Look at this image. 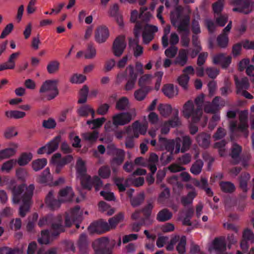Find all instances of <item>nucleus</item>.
Returning <instances> with one entry per match:
<instances>
[{
    "instance_id": "nucleus-1",
    "label": "nucleus",
    "mask_w": 254,
    "mask_h": 254,
    "mask_svg": "<svg viewBox=\"0 0 254 254\" xmlns=\"http://www.w3.org/2000/svg\"><path fill=\"white\" fill-rule=\"evenodd\" d=\"M63 217L59 215L56 217L52 214L48 215L40 219L38 225L40 227L45 225H51V229L42 231L41 236L38 239V242L41 244H48L51 243L54 238L58 236L60 233L64 231L62 225Z\"/></svg>"
},
{
    "instance_id": "nucleus-2",
    "label": "nucleus",
    "mask_w": 254,
    "mask_h": 254,
    "mask_svg": "<svg viewBox=\"0 0 254 254\" xmlns=\"http://www.w3.org/2000/svg\"><path fill=\"white\" fill-rule=\"evenodd\" d=\"M34 189L33 184L27 187L25 184H22L15 186L12 190V203L16 204L21 202L19 207V215L21 217H24L30 210Z\"/></svg>"
},
{
    "instance_id": "nucleus-3",
    "label": "nucleus",
    "mask_w": 254,
    "mask_h": 254,
    "mask_svg": "<svg viewBox=\"0 0 254 254\" xmlns=\"http://www.w3.org/2000/svg\"><path fill=\"white\" fill-rule=\"evenodd\" d=\"M130 20L132 22L135 23L134 29L135 38L133 40L129 39V46L133 48L134 56L137 57L142 52V48L138 45V39L143 36V8L140 7L139 12L136 10H132Z\"/></svg>"
},
{
    "instance_id": "nucleus-4",
    "label": "nucleus",
    "mask_w": 254,
    "mask_h": 254,
    "mask_svg": "<svg viewBox=\"0 0 254 254\" xmlns=\"http://www.w3.org/2000/svg\"><path fill=\"white\" fill-rule=\"evenodd\" d=\"M76 177L81 182L84 188L91 190L94 186L96 191L99 190L102 186V181L97 176L91 177L86 174L85 163L81 158H78L76 165Z\"/></svg>"
},
{
    "instance_id": "nucleus-5",
    "label": "nucleus",
    "mask_w": 254,
    "mask_h": 254,
    "mask_svg": "<svg viewBox=\"0 0 254 254\" xmlns=\"http://www.w3.org/2000/svg\"><path fill=\"white\" fill-rule=\"evenodd\" d=\"M181 141L180 137H177L175 140L168 139L165 137L159 136L157 148L160 150H166L169 154L163 153L160 160L163 163L168 164L173 158L174 154H178L180 151Z\"/></svg>"
},
{
    "instance_id": "nucleus-6",
    "label": "nucleus",
    "mask_w": 254,
    "mask_h": 254,
    "mask_svg": "<svg viewBox=\"0 0 254 254\" xmlns=\"http://www.w3.org/2000/svg\"><path fill=\"white\" fill-rule=\"evenodd\" d=\"M73 196L74 193L72 188L66 187L60 190L58 199H55L53 191H50L46 197L45 203L49 208L55 210L60 207L61 203L71 201Z\"/></svg>"
},
{
    "instance_id": "nucleus-7",
    "label": "nucleus",
    "mask_w": 254,
    "mask_h": 254,
    "mask_svg": "<svg viewBox=\"0 0 254 254\" xmlns=\"http://www.w3.org/2000/svg\"><path fill=\"white\" fill-rule=\"evenodd\" d=\"M204 101V95L201 94L197 96L194 100L196 108H194L192 101L189 100L184 105L183 114L185 117L187 119L192 117V122L197 123L202 114V105Z\"/></svg>"
},
{
    "instance_id": "nucleus-8",
    "label": "nucleus",
    "mask_w": 254,
    "mask_h": 254,
    "mask_svg": "<svg viewBox=\"0 0 254 254\" xmlns=\"http://www.w3.org/2000/svg\"><path fill=\"white\" fill-rule=\"evenodd\" d=\"M127 69H128L129 71V79L125 86L126 89L127 90L132 89L134 86L137 77L139 78L138 84L140 87H141L143 79V66L142 64L140 63H137L134 68L132 65H129L127 66Z\"/></svg>"
},
{
    "instance_id": "nucleus-9",
    "label": "nucleus",
    "mask_w": 254,
    "mask_h": 254,
    "mask_svg": "<svg viewBox=\"0 0 254 254\" xmlns=\"http://www.w3.org/2000/svg\"><path fill=\"white\" fill-rule=\"evenodd\" d=\"M58 83V79L47 80L42 84L39 91L45 94L47 100L53 99L59 93L57 87Z\"/></svg>"
},
{
    "instance_id": "nucleus-10",
    "label": "nucleus",
    "mask_w": 254,
    "mask_h": 254,
    "mask_svg": "<svg viewBox=\"0 0 254 254\" xmlns=\"http://www.w3.org/2000/svg\"><path fill=\"white\" fill-rule=\"evenodd\" d=\"M182 15L180 12H178L176 15L171 17V23L173 26L177 28L179 33L184 32L189 34L190 18L189 15H185L181 19Z\"/></svg>"
},
{
    "instance_id": "nucleus-11",
    "label": "nucleus",
    "mask_w": 254,
    "mask_h": 254,
    "mask_svg": "<svg viewBox=\"0 0 254 254\" xmlns=\"http://www.w3.org/2000/svg\"><path fill=\"white\" fill-rule=\"evenodd\" d=\"M83 211L80 208L77 206L71 209L66 213L65 224L66 226L69 227L72 224H75L76 228H79V223L82 220Z\"/></svg>"
},
{
    "instance_id": "nucleus-12",
    "label": "nucleus",
    "mask_w": 254,
    "mask_h": 254,
    "mask_svg": "<svg viewBox=\"0 0 254 254\" xmlns=\"http://www.w3.org/2000/svg\"><path fill=\"white\" fill-rule=\"evenodd\" d=\"M73 158L71 155L62 157L59 153L54 154L52 157L51 163L56 166L55 172L59 174L62 169L66 164L72 161Z\"/></svg>"
},
{
    "instance_id": "nucleus-13",
    "label": "nucleus",
    "mask_w": 254,
    "mask_h": 254,
    "mask_svg": "<svg viewBox=\"0 0 254 254\" xmlns=\"http://www.w3.org/2000/svg\"><path fill=\"white\" fill-rule=\"evenodd\" d=\"M143 158L141 157L136 158L133 163L127 162L123 166L124 170L127 172H131L133 170L132 176H141L143 175Z\"/></svg>"
},
{
    "instance_id": "nucleus-14",
    "label": "nucleus",
    "mask_w": 254,
    "mask_h": 254,
    "mask_svg": "<svg viewBox=\"0 0 254 254\" xmlns=\"http://www.w3.org/2000/svg\"><path fill=\"white\" fill-rule=\"evenodd\" d=\"M135 116L134 110L116 114L112 117L113 124L115 126L125 125L129 123Z\"/></svg>"
},
{
    "instance_id": "nucleus-15",
    "label": "nucleus",
    "mask_w": 254,
    "mask_h": 254,
    "mask_svg": "<svg viewBox=\"0 0 254 254\" xmlns=\"http://www.w3.org/2000/svg\"><path fill=\"white\" fill-rule=\"evenodd\" d=\"M110 37V31L107 26L104 25L98 26L94 34L95 41L98 44L106 42Z\"/></svg>"
},
{
    "instance_id": "nucleus-16",
    "label": "nucleus",
    "mask_w": 254,
    "mask_h": 254,
    "mask_svg": "<svg viewBox=\"0 0 254 254\" xmlns=\"http://www.w3.org/2000/svg\"><path fill=\"white\" fill-rule=\"evenodd\" d=\"M254 242V234L249 229H244L242 234V238L240 243V247L243 251L247 252L249 248V243Z\"/></svg>"
},
{
    "instance_id": "nucleus-17",
    "label": "nucleus",
    "mask_w": 254,
    "mask_h": 254,
    "mask_svg": "<svg viewBox=\"0 0 254 254\" xmlns=\"http://www.w3.org/2000/svg\"><path fill=\"white\" fill-rule=\"evenodd\" d=\"M126 46V37L124 35H120L117 37L113 45L114 55L116 57H120L123 54Z\"/></svg>"
},
{
    "instance_id": "nucleus-18",
    "label": "nucleus",
    "mask_w": 254,
    "mask_h": 254,
    "mask_svg": "<svg viewBox=\"0 0 254 254\" xmlns=\"http://www.w3.org/2000/svg\"><path fill=\"white\" fill-rule=\"evenodd\" d=\"M158 30L156 26L144 24V44L150 43L154 38L155 33Z\"/></svg>"
},
{
    "instance_id": "nucleus-19",
    "label": "nucleus",
    "mask_w": 254,
    "mask_h": 254,
    "mask_svg": "<svg viewBox=\"0 0 254 254\" xmlns=\"http://www.w3.org/2000/svg\"><path fill=\"white\" fill-rule=\"evenodd\" d=\"M108 244L109 239L107 237H102L96 240L92 244L95 254H103Z\"/></svg>"
},
{
    "instance_id": "nucleus-20",
    "label": "nucleus",
    "mask_w": 254,
    "mask_h": 254,
    "mask_svg": "<svg viewBox=\"0 0 254 254\" xmlns=\"http://www.w3.org/2000/svg\"><path fill=\"white\" fill-rule=\"evenodd\" d=\"M9 147L0 150V161L9 158L14 156L18 147V144L15 142H11Z\"/></svg>"
},
{
    "instance_id": "nucleus-21",
    "label": "nucleus",
    "mask_w": 254,
    "mask_h": 254,
    "mask_svg": "<svg viewBox=\"0 0 254 254\" xmlns=\"http://www.w3.org/2000/svg\"><path fill=\"white\" fill-rule=\"evenodd\" d=\"M234 4L237 7L233 9L234 11H238L245 14L250 13L249 7L251 2L249 0H235Z\"/></svg>"
},
{
    "instance_id": "nucleus-22",
    "label": "nucleus",
    "mask_w": 254,
    "mask_h": 254,
    "mask_svg": "<svg viewBox=\"0 0 254 254\" xmlns=\"http://www.w3.org/2000/svg\"><path fill=\"white\" fill-rule=\"evenodd\" d=\"M142 125L139 122L135 121L131 127L129 126L126 128V132L128 135L137 138L139 134L142 133Z\"/></svg>"
},
{
    "instance_id": "nucleus-23",
    "label": "nucleus",
    "mask_w": 254,
    "mask_h": 254,
    "mask_svg": "<svg viewBox=\"0 0 254 254\" xmlns=\"http://www.w3.org/2000/svg\"><path fill=\"white\" fill-rule=\"evenodd\" d=\"M189 50L182 49L179 51L178 56L176 58L174 64L181 66H185L188 61V52Z\"/></svg>"
},
{
    "instance_id": "nucleus-24",
    "label": "nucleus",
    "mask_w": 254,
    "mask_h": 254,
    "mask_svg": "<svg viewBox=\"0 0 254 254\" xmlns=\"http://www.w3.org/2000/svg\"><path fill=\"white\" fill-rule=\"evenodd\" d=\"M235 83L237 89V94L240 93L243 89H248L250 86L249 80L247 77H244L241 80L237 76L234 77Z\"/></svg>"
},
{
    "instance_id": "nucleus-25",
    "label": "nucleus",
    "mask_w": 254,
    "mask_h": 254,
    "mask_svg": "<svg viewBox=\"0 0 254 254\" xmlns=\"http://www.w3.org/2000/svg\"><path fill=\"white\" fill-rule=\"evenodd\" d=\"M213 249L217 252V254L225 253L226 241L224 238H216L212 243Z\"/></svg>"
},
{
    "instance_id": "nucleus-26",
    "label": "nucleus",
    "mask_w": 254,
    "mask_h": 254,
    "mask_svg": "<svg viewBox=\"0 0 254 254\" xmlns=\"http://www.w3.org/2000/svg\"><path fill=\"white\" fill-rule=\"evenodd\" d=\"M210 135L209 134L202 132L198 134L196 140L199 145L204 148H206L210 145Z\"/></svg>"
},
{
    "instance_id": "nucleus-27",
    "label": "nucleus",
    "mask_w": 254,
    "mask_h": 254,
    "mask_svg": "<svg viewBox=\"0 0 254 254\" xmlns=\"http://www.w3.org/2000/svg\"><path fill=\"white\" fill-rule=\"evenodd\" d=\"M53 179V176L50 173V169L47 168L39 177L38 182L41 184H46L51 186L52 184Z\"/></svg>"
},
{
    "instance_id": "nucleus-28",
    "label": "nucleus",
    "mask_w": 254,
    "mask_h": 254,
    "mask_svg": "<svg viewBox=\"0 0 254 254\" xmlns=\"http://www.w3.org/2000/svg\"><path fill=\"white\" fill-rule=\"evenodd\" d=\"M158 161V156L154 153H151L147 161V165L152 174H154L157 170V165Z\"/></svg>"
},
{
    "instance_id": "nucleus-29",
    "label": "nucleus",
    "mask_w": 254,
    "mask_h": 254,
    "mask_svg": "<svg viewBox=\"0 0 254 254\" xmlns=\"http://www.w3.org/2000/svg\"><path fill=\"white\" fill-rule=\"evenodd\" d=\"M60 141L61 137L60 136H57L53 139L51 141L48 142L46 145L47 154H50L56 151L58 148Z\"/></svg>"
},
{
    "instance_id": "nucleus-30",
    "label": "nucleus",
    "mask_w": 254,
    "mask_h": 254,
    "mask_svg": "<svg viewBox=\"0 0 254 254\" xmlns=\"http://www.w3.org/2000/svg\"><path fill=\"white\" fill-rule=\"evenodd\" d=\"M221 190L225 193H231L235 190V186L231 182L222 181L219 183Z\"/></svg>"
},
{
    "instance_id": "nucleus-31",
    "label": "nucleus",
    "mask_w": 254,
    "mask_h": 254,
    "mask_svg": "<svg viewBox=\"0 0 254 254\" xmlns=\"http://www.w3.org/2000/svg\"><path fill=\"white\" fill-rule=\"evenodd\" d=\"M172 217V213L168 209L164 208L160 210L157 215V220L159 222H165Z\"/></svg>"
},
{
    "instance_id": "nucleus-32",
    "label": "nucleus",
    "mask_w": 254,
    "mask_h": 254,
    "mask_svg": "<svg viewBox=\"0 0 254 254\" xmlns=\"http://www.w3.org/2000/svg\"><path fill=\"white\" fill-rule=\"evenodd\" d=\"M32 158L33 154L31 153L24 152L20 155L16 162L19 166H25L32 160Z\"/></svg>"
},
{
    "instance_id": "nucleus-33",
    "label": "nucleus",
    "mask_w": 254,
    "mask_h": 254,
    "mask_svg": "<svg viewBox=\"0 0 254 254\" xmlns=\"http://www.w3.org/2000/svg\"><path fill=\"white\" fill-rule=\"evenodd\" d=\"M161 188H164V190L159 194L158 201L159 203H163L166 200L168 199L170 196V189L166 187L164 184H162L160 185Z\"/></svg>"
},
{
    "instance_id": "nucleus-34",
    "label": "nucleus",
    "mask_w": 254,
    "mask_h": 254,
    "mask_svg": "<svg viewBox=\"0 0 254 254\" xmlns=\"http://www.w3.org/2000/svg\"><path fill=\"white\" fill-rule=\"evenodd\" d=\"M181 141L180 151L182 153L188 150L191 144V140L189 136H184L182 139L180 138Z\"/></svg>"
},
{
    "instance_id": "nucleus-35",
    "label": "nucleus",
    "mask_w": 254,
    "mask_h": 254,
    "mask_svg": "<svg viewBox=\"0 0 254 254\" xmlns=\"http://www.w3.org/2000/svg\"><path fill=\"white\" fill-rule=\"evenodd\" d=\"M78 245L80 252L82 254H85L87 253L88 249L87 244V237L85 234H82L80 235Z\"/></svg>"
},
{
    "instance_id": "nucleus-36",
    "label": "nucleus",
    "mask_w": 254,
    "mask_h": 254,
    "mask_svg": "<svg viewBox=\"0 0 254 254\" xmlns=\"http://www.w3.org/2000/svg\"><path fill=\"white\" fill-rule=\"evenodd\" d=\"M196 196V193L194 190L189 191L186 196H183L181 200L182 204L186 206L188 204H191L193 199Z\"/></svg>"
},
{
    "instance_id": "nucleus-37",
    "label": "nucleus",
    "mask_w": 254,
    "mask_h": 254,
    "mask_svg": "<svg viewBox=\"0 0 254 254\" xmlns=\"http://www.w3.org/2000/svg\"><path fill=\"white\" fill-rule=\"evenodd\" d=\"M242 150V147L237 143H234L232 147L230 155L232 158L236 161V163L239 162L240 160L238 159L239 158Z\"/></svg>"
},
{
    "instance_id": "nucleus-38",
    "label": "nucleus",
    "mask_w": 254,
    "mask_h": 254,
    "mask_svg": "<svg viewBox=\"0 0 254 254\" xmlns=\"http://www.w3.org/2000/svg\"><path fill=\"white\" fill-rule=\"evenodd\" d=\"M47 164L46 158H41L35 160L32 162V167L35 171H38L44 168Z\"/></svg>"
},
{
    "instance_id": "nucleus-39",
    "label": "nucleus",
    "mask_w": 254,
    "mask_h": 254,
    "mask_svg": "<svg viewBox=\"0 0 254 254\" xmlns=\"http://www.w3.org/2000/svg\"><path fill=\"white\" fill-rule=\"evenodd\" d=\"M78 114L81 117H87L91 114L93 118L95 116L94 110L89 106H84L79 108L78 109Z\"/></svg>"
},
{
    "instance_id": "nucleus-40",
    "label": "nucleus",
    "mask_w": 254,
    "mask_h": 254,
    "mask_svg": "<svg viewBox=\"0 0 254 254\" xmlns=\"http://www.w3.org/2000/svg\"><path fill=\"white\" fill-rule=\"evenodd\" d=\"M203 166V162L202 160L198 159L196 160L191 166L190 171L195 175L199 174L202 170Z\"/></svg>"
},
{
    "instance_id": "nucleus-41",
    "label": "nucleus",
    "mask_w": 254,
    "mask_h": 254,
    "mask_svg": "<svg viewBox=\"0 0 254 254\" xmlns=\"http://www.w3.org/2000/svg\"><path fill=\"white\" fill-rule=\"evenodd\" d=\"M16 163V160L10 159L2 164L0 170L2 172L8 173L13 169Z\"/></svg>"
},
{
    "instance_id": "nucleus-42",
    "label": "nucleus",
    "mask_w": 254,
    "mask_h": 254,
    "mask_svg": "<svg viewBox=\"0 0 254 254\" xmlns=\"http://www.w3.org/2000/svg\"><path fill=\"white\" fill-rule=\"evenodd\" d=\"M99 135V132L94 130L92 132H85L82 134V136L83 139L86 141H88L90 143H93L95 142L97 140Z\"/></svg>"
},
{
    "instance_id": "nucleus-43",
    "label": "nucleus",
    "mask_w": 254,
    "mask_h": 254,
    "mask_svg": "<svg viewBox=\"0 0 254 254\" xmlns=\"http://www.w3.org/2000/svg\"><path fill=\"white\" fill-rule=\"evenodd\" d=\"M162 91L164 94L169 98H173L175 95V89L174 85L167 84L163 86Z\"/></svg>"
},
{
    "instance_id": "nucleus-44",
    "label": "nucleus",
    "mask_w": 254,
    "mask_h": 254,
    "mask_svg": "<svg viewBox=\"0 0 254 254\" xmlns=\"http://www.w3.org/2000/svg\"><path fill=\"white\" fill-rule=\"evenodd\" d=\"M5 116L7 118L9 119H21L25 116V113L17 110L7 111L5 112Z\"/></svg>"
},
{
    "instance_id": "nucleus-45",
    "label": "nucleus",
    "mask_w": 254,
    "mask_h": 254,
    "mask_svg": "<svg viewBox=\"0 0 254 254\" xmlns=\"http://www.w3.org/2000/svg\"><path fill=\"white\" fill-rule=\"evenodd\" d=\"M166 124H168L170 127H175L180 126L181 123L179 118V111L176 110L173 117L171 119L169 120L166 122Z\"/></svg>"
},
{
    "instance_id": "nucleus-46",
    "label": "nucleus",
    "mask_w": 254,
    "mask_h": 254,
    "mask_svg": "<svg viewBox=\"0 0 254 254\" xmlns=\"http://www.w3.org/2000/svg\"><path fill=\"white\" fill-rule=\"evenodd\" d=\"M158 108L160 114L165 117H168L172 111L171 106L169 104H160Z\"/></svg>"
},
{
    "instance_id": "nucleus-47",
    "label": "nucleus",
    "mask_w": 254,
    "mask_h": 254,
    "mask_svg": "<svg viewBox=\"0 0 254 254\" xmlns=\"http://www.w3.org/2000/svg\"><path fill=\"white\" fill-rule=\"evenodd\" d=\"M60 68V63L56 60L50 62L47 66V69L50 74H54L58 71Z\"/></svg>"
},
{
    "instance_id": "nucleus-48",
    "label": "nucleus",
    "mask_w": 254,
    "mask_h": 254,
    "mask_svg": "<svg viewBox=\"0 0 254 254\" xmlns=\"http://www.w3.org/2000/svg\"><path fill=\"white\" fill-rule=\"evenodd\" d=\"M96 55V50L93 45H88L86 51L84 52V57L87 59L94 58Z\"/></svg>"
},
{
    "instance_id": "nucleus-49",
    "label": "nucleus",
    "mask_w": 254,
    "mask_h": 254,
    "mask_svg": "<svg viewBox=\"0 0 254 254\" xmlns=\"http://www.w3.org/2000/svg\"><path fill=\"white\" fill-rule=\"evenodd\" d=\"M105 121L106 119L104 117H102L93 120H88L87 121V124L90 126L92 125V126H90V127L92 129H94L101 127Z\"/></svg>"
},
{
    "instance_id": "nucleus-50",
    "label": "nucleus",
    "mask_w": 254,
    "mask_h": 254,
    "mask_svg": "<svg viewBox=\"0 0 254 254\" xmlns=\"http://www.w3.org/2000/svg\"><path fill=\"white\" fill-rule=\"evenodd\" d=\"M218 45L222 48H226L228 44L229 38L227 34L221 33L217 38Z\"/></svg>"
},
{
    "instance_id": "nucleus-51",
    "label": "nucleus",
    "mask_w": 254,
    "mask_h": 254,
    "mask_svg": "<svg viewBox=\"0 0 254 254\" xmlns=\"http://www.w3.org/2000/svg\"><path fill=\"white\" fill-rule=\"evenodd\" d=\"M124 214L122 213H120L114 217L110 218L109 220V222L111 225L112 229L115 228L120 222L124 220Z\"/></svg>"
},
{
    "instance_id": "nucleus-52",
    "label": "nucleus",
    "mask_w": 254,
    "mask_h": 254,
    "mask_svg": "<svg viewBox=\"0 0 254 254\" xmlns=\"http://www.w3.org/2000/svg\"><path fill=\"white\" fill-rule=\"evenodd\" d=\"M88 231L90 234H101L102 229L100 222H95L91 224L88 228Z\"/></svg>"
},
{
    "instance_id": "nucleus-53",
    "label": "nucleus",
    "mask_w": 254,
    "mask_h": 254,
    "mask_svg": "<svg viewBox=\"0 0 254 254\" xmlns=\"http://www.w3.org/2000/svg\"><path fill=\"white\" fill-rule=\"evenodd\" d=\"M190 79V78L188 75L183 74L178 78V82L184 89L186 90L188 89V84Z\"/></svg>"
},
{
    "instance_id": "nucleus-54",
    "label": "nucleus",
    "mask_w": 254,
    "mask_h": 254,
    "mask_svg": "<svg viewBox=\"0 0 254 254\" xmlns=\"http://www.w3.org/2000/svg\"><path fill=\"white\" fill-rule=\"evenodd\" d=\"M116 155V157H114L112 162L111 164L112 166L114 165H121L124 160L125 157V152L124 150H122L121 151H119V152Z\"/></svg>"
},
{
    "instance_id": "nucleus-55",
    "label": "nucleus",
    "mask_w": 254,
    "mask_h": 254,
    "mask_svg": "<svg viewBox=\"0 0 254 254\" xmlns=\"http://www.w3.org/2000/svg\"><path fill=\"white\" fill-rule=\"evenodd\" d=\"M128 99L127 97H123L117 101L116 108L120 110H124L128 107Z\"/></svg>"
},
{
    "instance_id": "nucleus-56",
    "label": "nucleus",
    "mask_w": 254,
    "mask_h": 254,
    "mask_svg": "<svg viewBox=\"0 0 254 254\" xmlns=\"http://www.w3.org/2000/svg\"><path fill=\"white\" fill-rule=\"evenodd\" d=\"M98 174L103 179L109 178L111 174L110 167L108 166H102L99 169Z\"/></svg>"
},
{
    "instance_id": "nucleus-57",
    "label": "nucleus",
    "mask_w": 254,
    "mask_h": 254,
    "mask_svg": "<svg viewBox=\"0 0 254 254\" xmlns=\"http://www.w3.org/2000/svg\"><path fill=\"white\" fill-rule=\"evenodd\" d=\"M86 79L85 75L81 74H74L72 75L70 79V81L72 83L80 84L83 83Z\"/></svg>"
},
{
    "instance_id": "nucleus-58",
    "label": "nucleus",
    "mask_w": 254,
    "mask_h": 254,
    "mask_svg": "<svg viewBox=\"0 0 254 254\" xmlns=\"http://www.w3.org/2000/svg\"><path fill=\"white\" fill-rule=\"evenodd\" d=\"M186 238L185 236H183L176 247V250L180 254H183L186 252Z\"/></svg>"
},
{
    "instance_id": "nucleus-59",
    "label": "nucleus",
    "mask_w": 254,
    "mask_h": 254,
    "mask_svg": "<svg viewBox=\"0 0 254 254\" xmlns=\"http://www.w3.org/2000/svg\"><path fill=\"white\" fill-rule=\"evenodd\" d=\"M153 208V202L151 200L148 201L147 205L144 207V222L145 219H148L150 217Z\"/></svg>"
},
{
    "instance_id": "nucleus-60",
    "label": "nucleus",
    "mask_w": 254,
    "mask_h": 254,
    "mask_svg": "<svg viewBox=\"0 0 254 254\" xmlns=\"http://www.w3.org/2000/svg\"><path fill=\"white\" fill-rule=\"evenodd\" d=\"M115 183L120 191H124L126 190L127 186V181L126 180L122 178H116L115 179Z\"/></svg>"
},
{
    "instance_id": "nucleus-61",
    "label": "nucleus",
    "mask_w": 254,
    "mask_h": 254,
    "mask_svg": "<svg viewBox=\"0 0 254 254\" xmlns=\"http://www.w3.org/2000/svg\"><path fill=\"white\" fill-rule=\"evenodd\" d=\"M226 135V130L221 127L217 128L216 132L213 135L215 141L222 139Z\"/></svg>"
},
{
    "instance_id": "nucleus-62",
    "label": "nucleus",
    "mask_w": 254,
    "mask_h": 254,
    "mask_svg": "<svg viewBox=\"0 0 254 254\" xmlns=\"http://www.w3.org/2000/svg\"><path fill=\"white\" fill-rule=\"evenodd\" d=\"M205 72L209 77L214 79L219 73V70L215 67H207L206 68Z\"/></svg>"
},
{
    "instance_id": "nucleus-63",
    "label": "nucleus",
    "mask_w": 254,
    "mask_h": 254,
    "mask_svg": "<svg viewBox=\"0 0 254 254\" xmlns=\"http://www.w3.org/2000/svg\"><path fill=\"white\" fill-rule=\"evenodd\" d=\"M17 134L18 132L14 127H10L5 129L4 132V136L7 139H10L17 135Z\"/></svg>"
},
{
    "instance_id": "nucleus-64",
    "label": "nucleus",
    "mask_w": 254,
    "mask_h": 254,
    "mask_svg": "<svg viewBox=\"0 0 254 254\" xmlns=\"http://www.w3.org/2000/svg\"><path fill=\"white\" fill-rule=\"evenodd\" d=\"M5 253V254H18L21 253V251L19 249H11L7 247H3L0 249V254L2 253Z\"/></svg>"
}]
</instances>
